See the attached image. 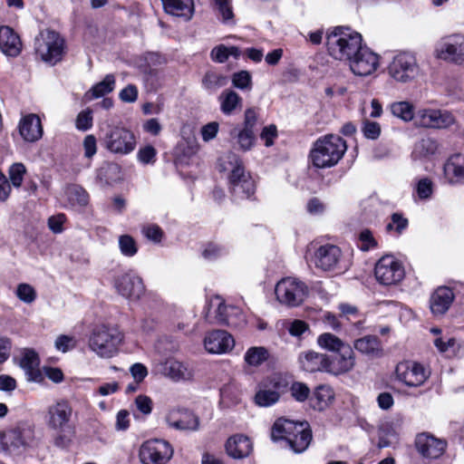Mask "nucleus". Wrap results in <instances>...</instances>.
Segmentation results:
<instances>
[{
    "label": "nucleus",
    "instance_id": "obj_1",
    "mask_svg": "<svg viewBox=\"0 0 464 464\" xmlns=\"http://www.w3.org/2000/svg\"><path fill=\"white\" fill-rule=\"evenodd\" d=\"M273 440H284L296 453L304 451L312 440V431L307 422H295L286 419H278L271 431Z\"/></svg>",
    "mask_w": 464,
    "mask_h": 464
},
{
    "label": "nucleus",
    "instance_id": "obj_2",
    "mask_svg": "<svg viewBox=\"0 0 464 464\" xmlns=\"http://www.w3.org/2000/svg\"><path fill=\"white\" fill-rule=\"evenodd\" d=\"M347 150L346 142L337 135H326L318 139L310 151L314 167L325 169L335 166Z\"/></svg>",
    "mask_w": 464,
    "mask_h": 464
},
{
    "label": "nucleus",
    "instance_id": "obj_3",
    "mask_svg": "<svg viewBox=\"0 0 464 464\" xmlns=\"http://www.w3.org/2000/svg\"><path fill=\"white\" fill-rule=\"evenodd\" d=\"M362 35L350 28L336 27L326 37L331 56L340 61H349L362 47Z\"/></svg>",
    "mask_w": 464,
    "mask_h": 464
},
{
    "label": "nucleus",
    "instance_id": "obj_4",
    "mask_svg": "<svg viewBox=\"0 0 464 464\" xmlns=\"http://www.w3.org/2000/svg\"><path fill=\"white\" fill-rule=\"evenodd\" d=\"M34 48L36 58L49 65H55L63 59L65 41L56 31L46 29L35 36Z\"/></svg>",
    "mask_w": 464,
    "mask_h": 464
},
{
    "label": "nucleus",
    "instance_id": "obj_5",
    "mask_svg": "<svg viewBox=\"0 0 464 464\" xmlns=\"http://www.w3.org/2000/svg\"><path fill=\"white\" fill-rule=\"evenodd\" d=\"M122 338V334L117 328L102 324L92 330L88 346L99 357L111 358L118 353Z\"/></svg>",
    "mask_w": 464,
    "mask_h": 464
},
{
    "label": "nucleus",
    "instance_id": "obj_6",
    "mask_svg": "<svg viewBox=\"0 0 464 464\" xmlns=\"http://www.w3.org/2000/svg\"><path fill=\"white\" fill-rule=\"evenodd\" d=\"M227 163L231 166L229 175L230 191L235 198L243 199L255 192V182L249 173L245 171L241 160L237 155L229 152L227 155Z\"/></svg>",
    "mask_w": 464,
    "mask_h": 464
},
{
    "label": "nucleus",
    "instance_id": "obj_7",
    "mask_svg": "<svg viewBox=\"0 0 464 464\" xmlns=\"http://www.w3.org/2000/svg\"><path fill=\"white\" fill-rule=\"evenodd\" d=\"M102 145L110 152L127 155L136 147V139L132 131L119 127L111 126L101 139Z\"/></svg>",
    "mask_w": 464,
    "mask_h": 464
},
{
    "label": "nucleus",
    "instance_id": "obj_8",
    "mask_svg": "<svg viewBox=\"0 0 464 464\" xmlns=\"http://www.w3.org/2000/svg\"><path fill=\"white\" fill-rule=\"evenodd\" d=\"M172 456L171 445L160 439L144 441L139 450V459L142 464H166Z\"/></svg>",
    "mask_w": 464,
    "mask_h": 464
},
{
    "label": "nucleus",
    "instance_id": "obj_9",
    "mask_svg": "<svg viewBox=\"0 0 464 464\" xmlns=\"http://www.w3.org/2000/svg\"><path fill=\"white\" fill-rule=\"evenodd\" d=\"M277 300L289 306L301 304L307 295V286L294 277H285L280 280L275 288Z\"/></svg>",
    "mask_w": 464,
    "mask_h": 464
},
{
    "label": "nucleus",
    "instance_id": "obj_10",
    "mask_svg": "<svg viewBox=\"0 0 464 464\" xmlns=\"http://www.w3.org/2000/svg\"><path fill=\"white\" fill-rule=\"evenodd\" d=\"M388 73L400 82L412 81L419 73V65L415 56L406 52L396 54L388 66Z\"/></svg>",
    "mask_w": 464,
    "mask_h": 464
},
{
    "label": "nucleus",
    "instance_id": "obj_11",
    "mask_svg": "<svg viewBox=\"0 0 464 464\" xmlns=\"http://www.w3.org/2000/svg\"><path fill=\"white\" fill-rule=\"evenodd\" d=\"M435 54L447 63L464 64V35L455 34L442 38L436 46Z\"/></svg>",
    "mask_w": 464,
    "mask_h": 464
},
{
    "label": "nucleus",
    "instance_id": "obj_12",
    "mask_svg": "<svg viewBox=\"0 0 464 464\" xmlns=\"http://www.w3.org/2000/svg\"><path fill=\"white\" fill-rule=\"evenodd\" d=\"M374 275L384 285H396L402 280L405 272L401 263L393 256L381 257L375 265Z\"/></svg>",
    "mask_w": 464,
    "mask_h": 464
},
{
    "label": "nucleus",
    "instance_id": "obj_13",
    "mask_svg": "<svg viewBox=\"0 0 464 464\" xmlns=\"http://www.w3.org/2000/svg\"><path fill=\"white\" fill-rule=\"evenodd\" d=\"M456 118L446 110L424 108L417 111L415 124L426 129H447L454 125Z\"/></svg>",
    "mask_w": 464,
    "mask_h": 464
},
{
    "label": "nucleus",
    "instance_id": "obj_14",
    "mask_svg": "<svg viewBox=\"0 0 464 464\" xmlns=\"http://www.w3.org/2000/svg\"><path fill=\"white\" fill-rule=\"evenodd\" d=\"M114 287L122 297L137 301L145 292V285L140 276L130 270L115 277Z\"/></svg>",
    "mask_w": 464,
    "mask_h": 464
},
{
    "label": "nucleus",
    "instance_id": "obj_15",
    "mask_svg": "<svg viewBox=\"0 0 464 464\" xmlns=\"http://www.w3.org/2000/svg\"><path fill=\"white\" fill-rule=\"evenodd\" d=\"M395 373L400 382L411 387L421 385L428 378L425 368L412 361H404L398 363Z\"/></svg>",
    "mask_w": 464,
    "mask_h": 464
},
{
    "label": "nucleus",
    "instance_id": "obj_16",
    "mask_svg": "<svg viewBox=\"0 0 464 464\" xmlns=\"http://www.w3.org/2000/svg\"><path fill=\"white\" fill-rule=\"evenodd\" d=\"M352 72L360 76H367L376 71L379 65V56L363 46L349 60Z\"/></svg>",
    "mask_w": 464,
    "mask_h": 464
},
{
    "label": "nucleus",
    "instance_id": "obj_17",
    "mask_svg": "<svg viewBox=\"0 0 464 464\" xmlns=\"http://www.w3.org/2000/svg\"><path fill=\"white\" fill-rule=\"evenodd\" d=\"M415 445L418 452L427 459H438L445 451L447 441L436 438L430 433L423 432L417 435Z\"/></svg>",
    "mask_w": 464,
    "mask_h": 464
},
{
    "label": "nucleus",
    "instance_id": "obj_18",
    "mask_svg": "<svg viewBox=\"0 0 464 464\" xmlns=\"http://www.w3.org/2000/svg\"><path fill=\"white\" fill-rule=\"evenodd\" d=\"M355 366V354L350 344L335 353L334 356L328 355L327 372L341 375L351 372Z\"/></svg>",
    "mask_w": 464,
    "mask_h": 464
},
{
    "label": "nucleus",
    "instance_id": "obj_19",
    "mask_svg": "<svg viewBox=\"0 0 464 464\" xmlns=\"http://www.w3.org/2000/svg\"><path fill=\"white\" fill-rule=\"evenodd\" d=\"M169 427L177 430L195 431L199 427V418L188 410H172L165 417Z\"/></svg>",
    "mask_w": 464,
    "mask_h": 464
},
{
    "label": "nucleus",
    "instance_id": "obj_20",
    "mask_svg": "<svg viewBox=\"0 0 464 464\" xmlns=\"http://www.w3.org/2000/svg\"><path fill=\"white\" fill-rule=\"evenodd\" d=\"M72 413L68 401H59L50 405L47 410L46 423L52 430H61L67 427Z\"/></svg>",
    "mask_w": 464,
    "mask_h": 464
},
{
    "label": "nucleus",
    "instance_id": "obj_21",
    "mask_svg": "<svg viewBox=\"0 0 464 464\" xmlns=\"http://www.w3.org/2000/svg\"><path fill=\"white\" fill-rule=\"evenodd\" d=\"M235 345L231 334L223 330L208 333L204 339L205 349L210 353H225Z\"/></svg>",
    "mask_w": 464,
    "mask_h": 464
},
{
    "label": "nucleus",
    "instance_id": "obj_22",
    "mask_svg": "<svg viewBox=\"0 0 464 464\" xmlns=\"http://www.w3.org/2000/svg\"><path fill=\"white\" fill-rule=\"evenodd\" d=\"M341 249L334 245L321 246L314 253V261L316 267L324 271L334 270L341 258Z\"/></svg>",
    "mask_w": 464,
    "mask_h": 464
},
{
    "label": "nucleus",
    "instance_id": "obj_23",
    "mask_svg": "<svg viewBox=\"0 0 464 464\" xmlns=\"http://www.w3.org/2000/svg\"><path fill=\"white\" fill-rule=\"evenodd\" d=\"M298 363L307 372H327L328 355L312 350L302 352L298 356Z\"/></svg>",
    "mask_w": 464,
    "mask_h": 464
},
{
    "label": "nucleus",
    "instance_id": "obj_24",
    "mask_svg": "<svg viewBox=\"0 0 464 464\" xmlns=\"http://www.w3.org/2000/svg\"><path fill=\"white\" fill-rule=\"evenodd\" d=\"M19 133L27 142H34L43 136V126L36 114H28L19 122Z\"/></svg>",
    "mask_w": 464,
    "mask_h": 464
},
{
    "label": "nucleus",
    "instance_id": "obj_25",
    "mask_svg": "<svg viewBox=\"0 0 464 464\" xmlns=\"http://www.w3.org/2000/svg\"><path fill=\"white\" fill-rule=\"evenodd\" d=\"M0 50L11 57L18 56L22 51L19 35L9 26L0 27Z\"/></svg>",
    "mask_w": 464,
    "mask_h": 464
},
{
    "label": "nucleus",
    "instance_id": "obj_26",
    "mask_svg": "<svg viewBox=\"0 0 464 464\" xmlns=\"http://www.w3.org/2000/svg\"><path fill=\"white\" fill-rule=\"evenodd\" d=\"M8 440L16 449L32 447L35 442L34 429L28 424H21L9 431Z\"/></svg>",
    "mask_w": 464,
    "mask_h": 464
},
{
    "label": "nucleus",
    "instance_id": "obj_27",
    "mask_svg": "<svg viewBox=\"0 0 464 464\" xmlns=\"http://www.w3.org/2000/svg\"><path fill=\"white\" fill-rule=\"evenodd\" d=\"M454 300L452 290L446 286H440L431 295L430 307L431 313L435 315L445 314Z\"/></svg>",
    "mask_w": 464,
    "mask_h": 464
},
{
    "label": "nucleus",
    "instance_id": "obj_28",
    "mask_svg": "<svg viewBox=\"0 0 464 464\" xmlns=\"http://www.w3.org/2000/svg\"><path fill=\"white\" fill-rule=\"evenodd\" d=\"M252 443L250 440L242 434H237L230 437L226 443L227 454L234 459H243L247 457L252 451Z\"/></svg>",
    "mask_w": 464,
    "mask_h": 464
},
{
    "label": "nucleus",
    "instance_id": "obj_29",
    "mask_svg": "<svg viewBox=\"0 0 464 464\" xmlns=\"http://www.w3.org/2000/svg\"><path fill=\"white\" fill-rule=\"evenodd\" d=\"M440 154V146L430 137H425L414 144L411 157L413 160H430Z\"/></svg>",
    "mask_w": 464,
    "mask_h": 464
},
{
    "label": "nucleus",
    "instance_id": "obj_30",
    "mask_svg": "<svg viewBox=\"0 0 464 464\" xmlns=\"http://www.w3.org/2000/svg\"><path fill=\"white\" fill-rule=\"evenodd\" d=\"M233 147L242 151L250 150L256 141L254 130L236 127L229 132Z\"/></svg>",
    "mask_w": 464,
    "mask_h": 464
},
{
    "label": "nucleus",
    "instance_id": "obj_31",
    "mask_svg": "<svg viewBox=\"0 0 464 464\" xmlns=\"http://www.w3.org/2000/svg\"><path fill=\"white\" fill-rule=\"evenodd\" d=\"M164 10L172 15L190 19L194 12L193 0H161Z\"/></svg>",
    "mask_w": 464,
    "mask_h": 464
},
{
    "label": "nucleus",
    "instance_id": "obj_32",
    "mask_svg": "<svg viewBox=\"0 0 464 464\" xmlns=\"http://www.w3.org/2000/svg\"><path fill=\"white\" fill-rule=\"evenodd\" d=\"M212 305H217L216 317L221 324L227 325H237V322L233 320L232 315H242L239 308L236 306H227L224 300L217 295L211 300Z\"/></svg>",
    "mask_w": 464,
    "mask_h": 464
},
{
    "label": "nucleus",
    "instance_id": "obj_33",
    "mask_svg": "<svg viewBox=\"0 0 464 464\" xmlns=\"http://www.w3.org/2000/svg\"><path fill=\"white\" fill-rule=\"evenodd\" d=\"M39 364L38 354L34 350L26 349L24 351L20 360V366L29 376V380L37 381L38 377L41 376Z\"/></svg>",
    "mask_w": 464,
    "mask_h": 464
},
{
    "label": "nucleus",
    "instance_id": "obj_34",
    "mask_svg": "<svg viewBox=\"0 0 464 464\" xmlns=\"http://www.w3.org/2000/svg\"><path fill=\"white\" fill-rule=\"evenodd\" d=\"M444 174L450 182L464 177V155L456 153L444 164Z\"/></svg>",
    "mask_w": 464,
    "mask_h": 464
},
{
    "label": "nucleus",
    "instance_id": "obj_35",
    "mask_svg": "<svg viewBox=\"0 0 464 464\" xmlns=\"http://www.w3.org/2000/svg\"><path fill=\"white\" fill-rule=\"evenodd\" d=\"M353 346L358 352L369 356H379L382 353L380 340L375 335L359 338L354 341Z\"/></svg>",
    "mask_w": 464,
    "mask_h": 464
},
{
    "label": "nucleus",
    "instance_id": "obj_36",
    "mask_svg": "<svg viewBox=\"0 0 464 464\" xmlns=\"http://www.w3.org/2000/svg\"><path fill=\"white\" fill-rule=\"evenodd\" d=\"M334 394L331 387L327 385L318 386L310 398V404L316 411H324L334 400Z\"/></svg>",
    "mask_w": 464,
    "mask_h": 464
},
{
    "label": "nucleus",
    "instance_id": "obj_37",
    "mask_svg": "<svg viewBox=\"0 0 464 464\" xmlns=\"http://www.w3.org/2000/svg\"><path fill=\"white\" fill-rule=\"evenodd\" d=\"M220 110L226 115H231L237 108L242 106V98L232 90H225L218 97Z\"/></svg>",
    "mask_w": 464,
    "mask_h": 464
},
{
    "label": "nucleus",
    "instance_id": "obj_38",
    "mask_svg": "<svg viewBox=\"0 0 464 464\" xmlns=\"http://www.w3.org/2000/svg\"><path fill=\"white\" fill-rule=\"evenodd\" d=\"M316 344L323 350L335 353L349 343L332 333H323L317 336Z\"/></svg>",
    "mask_w": 464,
    "mask_h": 464
},
{
    "label": "nucleus",
    "instance_id": "obj_39",
    "mask_svg": "<svg viewBox=\"0 0 464 464\" xmlns=\"http://www.w3.org/2000/svg\"><path fill=\"white\" fill-rule=\"evenodd\" d=\"M69 203L72 207L84 208L89 204L88 192L79 185H71L66 189Z\"/></svg>",
    "mask_w": 464,
    "mask_h": 464
},
{
    "label": "nucleus",
    "instance_id": "obj_40",
    "mask_svg": "<svg viewBox=\"0 0 464 464\" xmlns=\"http://www.w3.org/2000/svg\"><path fill=\"white\" fill-rule=\"evenodd\" d=\"M213 7L218 17L224 24L234 23V13L232 7V0H213Z\"/></svg>",
    "mask_w": 464,
    "mask_h": 464
},
{
    "label": "nucleus",
    "instance_id": "obj_41",
    "mask_svg": "<svg viewBox=\"0 0 464 464\" xmlns=\"http://www.w3.org/2000/svg\"><path fill=\"white\" fill-rule=\"evenodd\" d=\"M269 353L263 346H253L246 350L244 359L249 366H259L268 359Z\"/></svg>",
    "mask_w": 464,
    "mask_h": 464
},
{
    "label": "nucleus",
    "instance_id": "obj_42",
    "mask_svg": "<svg viewBox=\"0 0 464 464\" xmlns=\"http://www.w3.org/2000/svg\"><path fill=\"white\" fill-rule=\"evenodd\" d=\"M391 112L393 116L404 121H410L415 120L413 106L408 102H396L390 106Z\"/></svg>",
    "mask_w": 464,
    "mask_h": 464
},
{
    "label": "nucleus",
    "instance_id": "obj_43",
    "mask_svg": "<svg viewBox=\"0 0 464 464\" xmlns=\"http://www.w3.org/2000/svg\"><path fill=\"white\" fill-rule=\"evenodd\" d=\"M115 87V77L113 74H107L104 79L92 86L89 92L92 98H100L111 92Z\"/></svg>",
    "mask_w": 464,
    "mask_h": 464
},
{
    "label": "nucleus",
    "instance_id": "obj_44",
    "mask_svg": "<svg viewBox=\"0 0 464 464\" xmlns=\"http://www.w3.org/2000/svg\"><path fill=\"white\" fill-rule=\"evenodd\" d=\"M227 82V76L215 72H208L205 74L202 84L205 89L214 92L226 86Z\"/></svg>",
    "mask_w": 464,
    "mask_h": 464
},
{
    "label": "nucleus",
    "instance_id": "obj_45",
    "mask_svg": "<svg viewBox=\"0 0 464 464\" xmlns=\"http://www.w3.org/2000/svg\"><path fill=\"white\" fill-rule=\"evenodd\" d=\"M279 400V393L271 389L260 387L255 396V401L261 407H269Z\"/></svg>",
    "mask_w": 464,
    "mask_h": 464
},
{
    "label": "nucleus",
    "instance_id": "obj_46",
    "mask_svg": "<svg viewBox=\"0 0 464 464\" xmlns=\"http://www.w3.org/2000/svg\"><path fill=\"white\" fill-rule=\"evenodd\" d=\"M232 84L235 88L242 91L252 89V76L248 71L242 70L232 75Z\"/></svg>",
    "mask_w": 464,
    "mask_h": 464
},
{
    "label": "nucleus",
    "instance_id": "obj_47",
    "mask_svg": "<svg viewBox=\"0 0 464 464\" xmlns=\"http://www.w3.org/2000/svg\"><path fill=\"white\" fill-rule=\"evenodd\" d=\"M119 247L121 253L128 257L135 256L138 252L136 241L129 235H122L119 237Z\"/></svg>",
    "mask_w": 464,
    "mask_h": 464
},
{
    "label": "nucleus",
    "instance_id": "obj_48",
    "mask_svg": "<svg viewBox=\"0 0 464 464\" xmlns=\"http://www.w3.org/2000/svg\"><path fill=\"white\" fill-rule=\"evenodd\" d=\"M55 430L57 434L53 438L54 446L61 449L68 448L72 442L73 431L71 429H67V427Z\"/></svg>",
    "mask_w": 464,
    "mask_h": 464
},
{
    "label": "nucleus",
    "instance_id": "obj_49",
    "mask_svg": "<svg viewBox=\"0 0 464 464\" xmlns=\"http://www.w3.org/2000/svg\"><path fill=\"white\" fill-rule=\"evenodd\" d=\"M415 192L420 199H429L433 193L432 181L429 178L419 179L415 186Z\"/></svg>",
    "mask_w": 464,
    "mask_h": 464
},
{
    "label": "nucleus",
    "instance_id": "obj_50",
    "mask_svg": "<svg viewBox=\"0 0 464 464\" xmlns=\"http://www.w3.org/2000/svg\"><path fill=\"white\" fill-rule=\"evenodd\" d=\"M15 294L18 299L25 304H32L36 299V292L34 288L26 283L19 284Z\"/></svg>",
    "mask_w": 464,
    "mask_h": 464
},
{
    "label": "nucleus",
    "instance_id": "obj_51",
    "mask_svg": "<svg viewBox=\"0 0 464 464\" xmlns=\"http://www.w3.org/2000/svg\"><path fill=\"white\" fill-rule=\"evenodd\" d=\"M169 375L175 381L188 380L191 377L190 371L179 362H172L169 365Z\"/></svg>",
    "mask_w": 464,
    "mask_h": 464
},
{
    "label": "nucleus",
    "instance_id": "obj_52",
    "mask_svg": "<svg viewBox=\"0 0 464 464\" xmlns=\"http://www.w3.org/2000/svg\"><path fill=\"white\" fill-rule=\"evenodd\" d=\"M25 172L26 169L23 163H14L10 167L9 178L14 187L19 188L22 185Z\"/></svg>",
    "mask_w": 464,
    "mask_h": 464
},
{
    "label": "nucleus",
    "instance_id": "obj_53",
    "mask_svg": "<svg viewBox=\"0 0 464 464\" xmlns=\"http://www.w3.org/2000/svg\"><path fill=\"white\" fill-rule=\"evenodd\" d=\"M362 132L369 140H377L381 135V125L376 121L364 120L362 125Z\"/></svg>",
    "mask_w": 464,
    "mask_h": 464
},
{
    "label": "nucleus",
    "instance_id": "obj_54",
    "mask_svg": "<svg viewBox=\"0 0 464 464\" xmlns=\"http://www.w3.org/2000/svg\"><path fill=\"white\" fill-rule=\"evenodd\" d=\"M408 227V219L403 218L399 213H394L392 215L391 222L387 224L386 230L392 231L395 230L398 234H401V232L406 229Z\"/></svg>",
    "mask_w": 464,
    "mask_h": 464
},
{
    "label": "nucleus",
    "instance_id": "obj_55",
    "mask_svg": "<svg viewBox=\"0 0 464 464\" xmlns=\"http://www.w3.org/2000/svg\"><path fill=\"white\" fill-rule=\"evenodd\" d=\"M227 252V251L224 246H221L214 244V243H209L207 245L202 255L205 259L212 261V260H216L217 258L226 255Z\"/></svg>",
    "mask_w": 464,
    "mask_h": 464
},
{
    "label": "nucleus",
    "instance_id": "obj_56",
    "mask_svg": "<svg viewBox=\"0 0 464 464\" xmlns=\"http://www.w3.org/2000/svg\"><path fill=\"white\" fill-rule=\"evenodd\" d=\"M291 395L297 401H304L306 399H308L310 394V389L308 386L303 382H294L291 385L290 388Z\"/></svg>",
    "mask_w": 464,
    "mask_h": 464
},
{
    "label": "nucleus",
    "instance_id": "obj_57",
    "mask_svg": "<svg viewBox=\"0 0 464 464\" xmlns=\"http://www.w3.org/2000/svg\"><path fill=\"white\" fill-rule=\"evenodd\" d=\"M142 234L147 239L154 243H160L164 235L162 229L154 224L144 226L142 227Z\"/></svg>",
    "mask_w": 464,
    "mask_h": 464
},
{
    "label": "nucleus",
    "instance_id": "obj_58",
    "mask_svg": "<svg viewBox=\"0 0 464 464\" xmlns=\"http://www.w3.org/2000/svg\"><path fill=\"white\" fill-rule=\"evenodd\" d=\"M309 324L299 319L291 321L287 325V330L292 336L300 337L302 334L309 331Z\"/></svg>",
    "mask_w": 464,
    "mask_h": 464
},
{
    "label": "nucleus",
    "instance_id": "obj_59",
    "mask_svg": "<svg viewBox=\"0 0 464 464\" xmlns=\"http://www.w3.org/2000/svg\"><path fill=\"white\" fill-rule=\"evenodd\" d=\"M157 151L151 145L140 148L138 151V160L143 164L154 163L156 160Z\"/></svg>",
    "mask_w": 464,
    "mask_h": 464
},
{
    "label": "nucleus",
    "instance_id": "obj_60",
    "mask_svg": "<svg viewBox=\"0 0 464 464\" xmlns=\"http://www.w3.org/2000/svg\"><path fill=\"white\" fill-rule=\"evenodd\" d=\"M220 394L223 399H228L233 402H237L239 400V389L234 382L225 384L220 389Z\"/></svg>",
    "mask_w": 464,
    "mask_h": 464
},
{
    "label": "nucleus",
    "instance_id": "obj_61",
    "mask_svg": "<svg viewBox=\"0 0 464 464\" xmlns=\"http://www.w3.org/2000/svg\"><path fill=\"white\" fill-rule=\"evenodd\" d=\"M76 345V341L73 337L69 335L62 334L58 336L55 340L54 346L55 348L63 353H66L72 349H73Z\"/></svg>",
    "mask_w": 464,
    "mask_h": 464
},
{
    "label": "nucleus",
    "instance_id": "obj_62",
    "mask_svg": "<svg viewBox=\"0 0 464 464\" xmlns=\"http://www.w3.org/2000/svg\"><path fill=\"white\" fill-rule=\"evenodd\" d=\"M135 405L140 412L149 415L151 413L153 402L149 396L139 395L135 399Z\"/></svg>",
    "mask_w": 464,
    "mask_h": 464
},
{
    "label": "nucleus",
    "instance_id": "obj_63",
    "mask_svg": "<svg viewBox=\"0 0 464 464\" xmlns=\"http://www.w3.org/2000/svg\"><path fill=\"white\" fill-rule=\"evenodd\" d=\"M92 126V116L90 111H81L76 119V128L80 130H87Z\"/></svg>",
    "mask_w": 464,
    "mask_h": 464
},
{
    "label": "nucleus",
    "instance_id": "obj_64",
    "mask_svg": "<svg viewBox=\"0 0 464 464\" xmlns=\"http://www.w3.org/2000/svg\"><path fill=\"white\" fill-rule=\"evenodd\" d=\"M82 146L84 150V157L92 159L97 152V140L94 135H87L83 140Z\"/></svg>",
    "mask_w": 464,
    "mask_h": 464
}]
</instances>
